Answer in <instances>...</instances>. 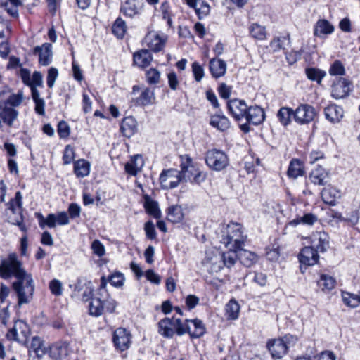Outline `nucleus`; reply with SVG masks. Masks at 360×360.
I'll use <instances>...</instances> for the list:
<instances>
[{
  "label": "nucleus",
  "mask_w": 360,
  "mask_h": 360,
  "mask_svg": "<svg viewBox=\"0 0 360 360\" xmlns=\"http://www.w3.org/2000/svg\"><path fill=\"white\" fill-rule=\"evenodd\" d=\"M236 249H229L228 251L221 252V267L224 266L230 269L236 264L238 259V255Z\"/></svg>",
  "instance_id": "2f4dec72"
},
{
  "label": "nucleus",
  "mask_w": 360,
  "mask_h": 360,
  "mask_svg": "<svg viewBox=\"0 0 360 360\" xmlns=\"http://www.w3.org/2000/svg\"><path fill=\"white\" fill-rule=\"evenodd\" d=\"M6 205L7 210H10L13 214L17 213V209L22 210V195L21 192L17 191L14 198L11 199Z\"/></svg>",
  "instance_id": "79ce46f5"
},
{
  "label": "nucleus",
  "mask_w": 360,
  "mask_h": 360,
  "mask_svg": "<svg viewBox=\"0 0 360 360\" xmlns=\"http://www.w3.org/2000/svg\"><path fill=\"white\" fill-rule=\"evenodd\" d=\"M210 6L208 5V4L204 2L202 0V3H199V6H197L195 9V12L198 15L200 18L206 16L210 13Z\"/></svg>",
  "instance_id": "338daca9"
},
{
  "label": "nucleus",
  "mask_w": 360,
  "mask_h": 360,
  "mask_svg": "<svg viewBox=\"0 0 360 360\" xmlns=\"http://www.w3.org/2000/svg\"><path fill=\"white\" fill-rule=\"evenodd\" d=\"M210 124L221 131H226L230 127L229 119L223 115H214L211 116Z\"/></svg>",
  "instance_id": "c756f323"
},
{
  "label": "nucleus",
  "mask_w": 360,
  "mask_h": 360,
  "mask_svg": "<svg viewBox=\"0 0 360 360\" xmlns=\"http://www.w3.org/2000/svg\"><path fill=\"white\" fill-rule=\"evenodd\" d=\"M20 77L22 82L29 87L43 86L42 75L39 72H34L32 77H30V72L27 69L22 68L20 70Z\"/></svg>",
  "instance_id": "ddd939ff"
},
{
  "label": "nucleus",
  "mask_w": 360,
  "mask_h": 360,
  "mask_svg": "<svg viewBox=\"0 0 360 360\" xmlns=\"http://www.w3.org/2000/svg\"><path fill=\"white\" fill-rule=\"evenodd\" d=\"M226 316L229 320H236L238 318L240 312V305L238 302L231 299L226 305Z\"/></svg>",
  "instance_id": "4c0bfd02"
},
{
  "label": "nucleus",
  "mask_w": 360,
  "mask_h": 360,
  "mask_svg": "<svg viewBox=\"0 0 360 360\" xmlns=\"http://www.w3.org/2000/svg\"><path fill=\"white\" fill-rule=\"evenodd\" d=\"M311 247L318 252H323L329 247V237L325 232L317 231L310 236Z\"/></svg>",
  "instance_id": "4468645a"
},
{
  "label": "nucleus",
  "mask_w": 360,
  "mask_h": 360,
  "mask_svg": "<svg viewBox=\"0 0 360 360\" xmlns=\"http://www.w3.org/2000/svg\"><path fill=\"white\" fill-rule=\"evenodd\" d=\"M93 252L98 257H102L105 253L104 245L98 240H94L91 243Z\"/></svg>",
  "instance_id": "e2e57ef3"
},
{
  "label": "nucleus",
  "mask_w": 360,
  "mask_h": 360,
  "mask_svg": "<svg viewBox=\"0 0 360 360\" xmlns=\"http://www.w3.org/2000/svg\"><path fill=\"white\" fill-rule=\"evenodd\" d=\"M210 71L214 78L224 76L226 71V63L219 58H212L210 60Z\"/></svg>",
  "instance_id": "393cba45"
},
{
  "label": "nucleus",
  "mask_w": 360,
  "mask_h": 360,
  "mask_svg": "<svg viewBox=\"0 0 360 360\" xmlns=\"http://www.w3.org/2000/svg\"><path fill=\"white\" fill-rule=\"evenodd\" d=\"M324 114L326 118L330 122H338L343 117V110L335 104H331L325 108Z\"/></svg>",
  "instance_id": "a878e982"
},
{
  "label": "nucleus",
  "mask_w": 360,
  "mask_h": 360,
  "mask_svg": "<svg viewBox=\"0 0 360 360\" xmlns=\"http://www.w3.org/2000/svg\"><path fill=\"white\" fill-rule=\"evenodd\" d=\"M245 119L249 124L258 125L263 122L265 118L264 110L257 105L248 108Z\"/></svg>",
  "instance_id": "aec40b11"
},
{
  "label": "nucleus",
  "mask_w": 360,
  "mask_h": 360,
  "mask_svg": "<svg viewBox=\"0 0 360 360\" xmlns=\"http://www.w3.org/2000/svg\"><path fill=\"white\" fill-rule=\"evenodd\" d=\"M229 113L237 121L245 117L248 110L246 103L243 100L233 99L227 103Z\"/></svg>",
  "instance_id": "9b49d317"
},
{
  "label": "nucleus",
  "mask_w": 360,
  "mask_h": 360,
  "mask_svg": "<svg viewBox=\"0 0 360 360\" xmlns=\"http://www.w3.org/2000/svg\"><path fill=\"white\" fill-rule=\"evenodd\" d=\"M334 26L326 19H319L314 27V34L319 38H323L334 32Z\"/></svg>",
  "instance_id": "412c9836"
},
{
  "label": "nucleus",
  "mask_w": 360,
  "mask_h": 360,
  "mask_svg": "<svg viewBox=\"0 0 360 360\" xmlns=\"http://www.w3.org/2000/svg\"><path fill=\"white\" fill-rule=\"evenodd\" d=\"M52 46L49 43L44 44L41 46H36L33 53L39 56V63L41 65H48L52 60Z\"/></svg>",
  "instance_id": "6ab92c4d"
},
{
  "label": "nucleus",
  "mask_w": 360,
  "mask_h": 360,
  "mask_svg": "<svg viewBox=\"0 0 360 360\" xmlns=\"http://www.w3.org/2000/svg\"><path fill=\"white\" fill-rule=\"evenodd\" d=\"M219 234L220 242L228 249L240 250L247 239L243 226L238 223L223 225Z\"/></svg>",
  "instance_id": "f03ea898"
},
{
  "label": "nucleus",
  "mask_w": 360,
  "mask_h": 360,
  "mask_svg": "<svg viewBox=\"0 0 360 360\" xmlns=\"http://www.w3.org/2000/svg\"><path fill=\"white\" fill-rule=\"evenodd\" d=\"M349 91V87L345 79H339L332 86L331 96L335 99H340L345 97Z\"/></svg>",
  "instance_id": "cd10ccee"
},
{
  "label": "nucleus",
  "mask_w": 360,
  "mask_h": 360,
  "mask_svg": "<svg viewBox=\"0 0 360 360\" xmlns=\"http://www.w3.org/2000/svg\"><path fill=\"white\" fill-rule=\"evenodd\" d=\"M136 186L139 187L143 193H145L143 188V185L141 183L136 181ZM143 205L148 214L155 219H160L161 217V211L158 202L153 200L148 194L143 193Z\"/></svg>",
  "instance_id": "f8f14e48"
},
{
  "label": "nucleus",
  "mask_w": 360,
  "mask_h": 360,
  "mask_svg": "<svg viewBox=\"0 0 360 360\" xmlns=\"http://www.w3.org/2000/svg\"><path fill=\"white\" fill-rule=\"evenodd\" d=\"M91 164L84 159H79L74 162V173L77 178H84L90 173Z\"/></svg>",
  "instance_id": "c85d7f7f"
},
{
  "label": "nucleus",
  "mask_w": 360,
  "mask_h": 360,
  "mask_svg": "<svg viewBox=\"0 0 360 360\" xmlns=\"http://www.w3.org/2000/svg\"><path fill=\"white\" fill-rule=\"evenodd\" d=\"M341 191L333 186L324 188L321 191L323 201L328 205H334L338 199L341 198Z\"/></svg>",
  "instance_id": "4be33fe9"
},
{
  "label": "nucleus",
  "mask_w": 360,
  "mask_h": 360,
  "mask_svg": "<svg viewBox=\"0 0 360 360\" xmlns=\"http://www.w3.org/2000/svg\"><path fill=\"white\" fill-rule=\"evenodd\" d=\"M316 116L313 106L309 104H302L294 111V119L296 122L304 124L311 122Z\"/></svg>",
  "instance_id": "1a4fd4ad"
},
{
  "label": "nucleus",
  "mask_w": 360,
  "mask_h": 360,
  "mask_svg": "<svg viewBox=\"0 0 360 360\" xmlns=\"http://www.w3.org/2000/svg\"><path fill=\"white\" fill-rule=\"evenodd\" d=\"M317 221V217L312 213L304 214L302 217H297L289 222L292 226H296L300 224L304 225H313Z\"/></svg>",
  "instance_id": "58836bf2"
},
{
  "label": "nucleus",
  "mask_w": 360,
  "mask_h": 360,
  "mask_svg": "<svg viewBox=\"0 0 360 360\" xmlns=\"http://www.w3.org/2000/svg\"><path fill=\"white\" fill-rule=\"evenodd\" d=\"M184 217L181 206L178 205H171L167 209V219L172 223L181 222Z\"/></svg>",
  "instance_id": "473e14b6"
},
{
  "label": "nucleus",
  "mask_w": 360,
  "mask_h": 360,
  "mask_svg": "<svg viewBox=\"0 0 360 360\" xmlns=\"http://www.w3.org/2000/svg\"><path fill=\"white\" fill-rule=\"evenodd\" d=\"M57 132L60 139H65L69 136L70 128L65 121H60L58 124Z\"/></svg>",
  "instance_id": "4d7b16f0"
},
{
  "label": "nucleus",
  "mask_w": 360,
  "mask_h": 360,
  "mask_svg": "<svg viewBox=\"0 0 360 360\" xmlns=\"http://www.w3.org/2000/svg\"><path fill=\"white\" fill-rule=\"evenodd\" d=\"M160 184L163 189H172L182 182L179 172L175 169L164 170L160 175Z\"/></svg>",
  "instance_id": "0eeeda50"
},
{
  "label": "nucleus",
  "mask_w": 360,
  "mask_h": 360,
  "mask_svg": "<svg viewBox=\"0 0 360 360\" xmlns=\"http://www.w3.org/2000/svg\"><path fill=\"white\" fill-rule=\"evenodd\" d=\"M51 292L55 296H60L63 294V283L58 279L51 280L49 285Z\"/></svg>",
  "instance_id": "864d4df0"
},
{
  "label": "nucleus",
  "mask_w": 360,
  "mask_h": 360,
  "mask_svg": "<svg viewBox=\"0 0 360 360\" xmlns=\"http://www.w3.org/2000/svg\"><path fill=\"white\" fill-rule=\"evenodd\" d=\"M180 158L181 170L179 172L182 181L200 184L205 180L206 174L199 169L188 155H181Z\"/></svg>",
  "instance_id": "7ed1b4c3"
},
{
  "label": "nucleus",
  "mask_w": 360,
  "mask_h": 360,
  "mask_svg": "<svg viewBox=\"0 0 360 360\" xmlns=\"http://www.w3.org/2000/svg\"><path fill=\"white\" fill-rule=\"evenodd\" d=\"M75 150L70 145H67L65 148L63 160L65 165H68L72 162L75 158Z\"/></svg>",
  "instance_id": "bf43d9fd"
},
{
  "label": "nucleus",
  "mask_w": 360,
  "mask_h": 360,
  "mask_svg": "<svg viewBox=\"0 0 360 360\" xmlns=\"http://www.w3.org/2000/svg\"><path fill=\"white\" fill-rule=\"evenodd\" d=\"M183 328L185 333H188L191 338H198L205 333V328L202 321L199 319L186 320L185 324L183 323Z\"/></svg>",
  "instance_id": "2eb2a0df"
},
{
  "label": "nucleus",
  "mask_w": 360,
  "mask_h": 360,
  "mask_svg": "<svg viewBox=\"0 0 360 360\" xmlns=\"http://www.w3.org/2000/svg\"><path fill=\"white\" fill-rule=\"evenodd\" d=\"M11 276L17 278L12 287L17 294L18 305L29 303L34 291V281L31 274L22 268V263L15 253H10L6 259L1 260L0 264V277L8 279Z\"/></svg>",
  "instance_id": "f257e3e1"
},
{
  "label": "nucleus",
  "mask_w": 360,
  "mask_h": 360,
  "mask_svg": "<svg viewBox=\"0 0 360 360\" xmlns=\"http://www.w3.org/2000/svg\"><path fill=\"white\" fill-rule=\"evenodd\" d=\"M266 347L271 353L272 358L281 359L288 352V346L285 345L283 340L273 339L268 341Z\"/></svg>",
  "instance_id": "dca6fc26"
},
{
  "label": "nucleus",
  "mask_w": 360,
  "mask_h": 360,
  "mask_svg": "<svg viewBox=\"0 0 360 360\" xmlns=\"http://www.w3.org/2000/svg\"><path fill=\"white\" fill-rule=\"evenodd\" d=\"M192 71L195 79L198 82H200L204 77L203 68L198 62H194L192 64Z\"/></svg>",
  "instance_id": "680f3d73"
},
{
  "label": "nucleus",
  "mask_w": 360,
  "mask_h": 360,
  "mask_svg": "<svg viewBox=\"0 0 360 360\" xmlns=\"http://www.w3.org/2000/svg\"><path fill=\"white\" fill-rule=\"evenodd\" d=\"M319 259L318 251L311 246L303 248L299 255L300 262L306 266H313L316 264Z\"/></svg>",
  "instance_id": "a211bd4d"
},
{
  "label": "nucleus",
  "mask_w": 360,
  "mask_h": 360,
  "mask_svg": "<svg viewBox=\"0 0 360 360\" xmlns=\"http://www.w3.org/2000/svg\"><path fill=\"white\" fill-rule=\"evenodd\" d=\"M58 75V71L56 68H51L48 70V75H47V86L49 88H52L54 85L55 81L57 79Z\"/></svg>",
  "instance_id": "0e129e2a"
},
{
  "label": "nucleus",
  "mask_w": 360,
  "mask_h": 360,
  "mask_svg": "<svg viewBox=\"0 0 360 360\" xmlns=\"http://www.w3.org/2000/svg\"><path fill=\"white\" fill-rule=\"evenodd\" d=\"M130 336L126 329L122 328L116 329L112 336L115 346L122 351L127 349L130 344Z\"/></svg>",
  "instance_id": "f3484780"
},
{
  "label": "nucleus",
  "mask_w": 360,
  "mask_h": 360,
  "mask_svg": "<svg viewBox=\"0 0 360 360\" xmlns=\"http://www.w3.org/2000/svg\"><path fill=\"white\" fill-rule=\"evenodd\" d=\"M342 300L343 303L349 307L355 308L360 304V295L349 292H342Z\"/></svg>",
  "instance_id": "a19ab883"
},
{
  "label": "nucleus",
  "mask_w": 360,
  "mask_h": 360,
  "mask_svg": "<svg viewBox=\"0 0 360 360\" xmlns=\"http://www.w3.org/2000/svg\"><path fill=\"white\" fill-rule=\"evenodd\" d=\"M117 307L116 302L111 297H101L94 293L89 304V314L99 316L105 311L113 313Z\"/></svg>",
  "instance_id": "20e7f679"
},
{
  "label": "nucleus",
  "mask_w": 360,
  "mask_h": 360,
  "mask_svg": "<svg viewBox=\"0 0 360 360\" xmlns=\"http://www.w3.org/2000/svg\"><path fill=\"white\" fill-rule=\"evenodd\" d=\"M336 284L335 279L328 275L322 274L318 281L319 287L322 291H330L334 288Z\"/></svg>",
  "instance_id": "c03bdc74"
},
{
  "label": "nucleus",
  "mask_w": 360,
  "mask_h": 360,
  "mask_svg": "<svg viewBox=\"0 0 360 360\" xmlns=\"http://www.w3.org/2000/svg\"><path fill=\"white\" fill-rule=\"evenodd\" d=\"M146 79L148 84H158L160 80V72L156 68H149L145 72Z\"/></svg>",
  "instance_id": "3c124183"
},
{
  "label": "nucleus",
  "mask_w": 360,
  "mask_h": 360,
  "mask_svg": "<svg viewBox=\"0 0 360 360\" xmlns=\"http://www.w3.org/2000/svg\"><path fill=\"white\" fill-rule=\"evenodd\" d=\"M159 333L165 338H172L176 333L179 335L185 334L183 323L179 319L165 318L159 322Z\"/></svg>",
  "instance_id": "39448f33"
},
{
  "label": "nucleus",
  "mask_w": 360,
  "mask_h": 360,
  "mask_svg": "<svg viewBox=\"0 0 360 360\" xmlns=\"http://www.w3.org/2000/svg\"><path fill=\"white\" fill-rule=\"evenodd\" d=\"M304 174L302 162L297 160L293 159L290 161L287 174L289 178L297 179L298 176H303Z\"/></svg>",
  "instance_id": "7c9ffc66"
},
{
  "label": "nucleus",
  "mask_w": 360,
  "mask_h": 360,
  "mask_svg": "<svg viewBox=\"0 0 360 360\" xmlns=\"http://www.w3.org/2000/svg\"><path fill=\"white\" fill-rule=\"evenodd\" d=\"M35 216L41 229H44L46 226L51 229L56 226V215L55 214H49L46 217H44L41 213L37 212Z\"/></svg>",
  "instance_id": "c9c22d12"
},
{
  "label": "nucleus",
  "mask_w": 360,
  "mask_h": 360,
  "mask_svg": "<svg viewBox=\"0 0 360 360\" xmlns=\"http://www.w3.org/2000/svg\"><path fill=\"white\" fill-rule=\"evenodd\" d=\"M124 275L121 273H115L111 275L109 281L113 286L120 287L122 285L124 282Z\"/></svg>",
  "instance_id": "69168bd1"
},
{
  "label": "nucleus",
  "mask_w": 360,
  "mask_h": 360,
  "mask_svg": "<svg viewBox=\"0 0 360 360\" xmlns=\"http://www.w3.org/2000/svg\"><path fill=\"white\" fill-rule=\"evenodd\" d=\"M239 250L238 259L243 265L250 267L257 262L258 257L255 252L242 248Z\"/></svg>",
  "instance_id": "72a5a7b5"
},
{
  "label": "nucleus",
  "mask_w": 360,
  "mask_h": 360,
  "mask_svg": "<svg viewBox=\"0 0 360 360\" xmlns=\"http://www.w3.org/2000/svg\"><path fill=\"white\" fill-rule=\"evenodd\" d=\"M155 101V96L154 91L149 88H146L141 92L139 97L136 99V103L139 105L146 106L153 104Z\"/></svg>",
  "instance_id": "e433bc0d"
},
{
  "label": "nucleus",
  "mask_w": 360,
  "mask_h": 360,
  "mask_svg": "<svg viewBox=\"0 0 360 360\" xmlns=\"http://www.w3.org/2000/svg\"><path fill=\"white\" fill-rule=\"evenodd\" d=\"M305 72L308 79H309L311 81H315L318 84H321L322 79L326 75V72L315 68H307Z\"/></svg>",
  "instance_id": "de8ad7c7"
},
{
  "label": "nucleus",
  "mask_w": 360,
  "mask_h": 360,
  "mask_svg": "<svg viewBox=\"0 0 360 360\" xmlns=\"http://www.w3.org/2000/svg\"><path fill=\"white\" fill-rule=\"evenodd\" d=\"M205 162L210 169L221 171L228 166L229 158L223 151L213 149L207 152Z\"/></svg>",
  "instance_id": "423d86ee"
},
{
  "label": "nucleus",
  "mask_w": 360,
  "mask_h": 360,
  "mask_svg": "<svg viewBox=\"0 0 360 360\" xmlns=\"http://www.w3.org/2000/svg\"><path fill=\"white\" fill-rule=\"evenodd\" d=\"M126 28L124 21L118 18L112 27V32L117 38L122 39L124 36Z\"/></svg>",
  "instance_id": "8fccbe9b"
},
{
  "label": "nucleus",
  "mask_w": 360,
  "mask_h": 360,
  "mask_svg": "<svg viewBox=\"0 0 360 360\" xmlns=\"http://www.w3.org/2000/svg\"><path fill=\"white\" fill-rule=\"evenodd\" d=\"M23 100V94L22 92L18 94H8L6 98V105H9L10 107H18L19 106Z\"/></svg>",
  "instance_id": "603ef678"
},
{
  "label": "nucleus",
  "mask_w": 360,
  "mask_h": 360,
  "mask_svg": "<svg viewBox=\"0 0 360 360\" xmlns=\"http://www.w3.org/2000/svg\"><path fill=\"white\" fill-rule=\"evenodd\" d=\"M30 349L32 350L38 357H41L46 353V348L44 346V342L38 336L32 338Z\"/></svg>",
  "instance_id": "37998d69"
},
{
  "label": "nucleus",
  "mask_w": 360,
  "mask_h": 360,
  "mask_svg": "<svg viewBox=\"0 0 360 360\" xmlns=\"http://www.w3.org/2000/svg\"><path fill=\"white\" fill-rule=\"evenodd\" d=\"M285 41L286 38L285 37H274L269 44L271 50L274 52H276L283 49Z\"/></svg>",
  "instance_id": "6e6d98bb"
},
{
  "label": "nucleus",
  "mask_w": 360,
  "mask_h": 360,
  "mask_svg": "<svg viewBox=\"0 0 360 360\" xmlns=\"http://www.w3.org/2000/svg\"><path fill=\"white\" fill-rule=\"evenodd\" d=\"M345 72V67L340 60H335L329 69V74L333 76L344 75Z\"/></svg>",
  "instance_id": "5fc2aeb1"
},
{
  "label": "nucleus",
  "mask_w": 360,
  "mask_h": 360,
  "mask_svg": "<svg viewBox=\"0 0 360 360\" xmlns=\"http://www.w3.org/2000/svg\"><path fill=\"white\" fill-rule=\"evenodd\" d=\"M221 252L218 250H208L202 261V264L212 272H218L221 267Z\"/></svg>",
  "instance_id": "9d476101"
},
{
  "label": "nucleus",
  "mask_w": 360,
  "mask_h": 360,
  "mask_svg": "<svg viewBox=\"0 0 360 360\" xmlns=\"http://www.w3.org/2000/svg\"><path fill=\"white\" fill-rule=\"evenodd\" d=\"M144 230L148 238L154 240L156 238L155 226L152 221H149L145 224Z\"/></svg>",
  "instance_id": "774afa93"
},
{
  "label": "nucleus",
  "mask_w": 360,
  "mask_h": 360,
  "mask_svg": "<svg viewBox=\"0 0 360 360\" xmlns=\"http://www.w3.org/2000/svg\"><path fill=\"white\" fill-rule=\"evenodd\" d=\"M8 221L12 224L18 226L20 231L25 233L27 231V227L23 222V217L21 211L19 212V214L17 217H10L8 219Z\"/></svg>",
  "instance_id": "052dcab7"
},
{
  "label": "nucleus",
  "mask_w": 360,
  "mask_h": 360,
  "mask_svg": "<svg viewBox=\"0 0 360 360\" xmlns=\"http://www.w3.org/2000/svg\"><path fill=\"white\" fill-rule=\"evenodd\" d=\"M121 131L126 137L131 138L135 134V119L131 117H126L121 124Z\"/></svg>",
  "instance_id": "f704fd0d"
},
{
  "label": "nucleus",
  "mask_w": 360,
  "mask_h": 360,
  "mask_svg": "<svg viewBox=\"0 0 360 360\" xmlns=\"http://www.w3.org/2000/svg\"><path fill=\"white\" fill-rule=\"evenodd\" d=\"M250 35L258 40H264L266 39V32L265 30V27L259 25V24H252L250 27Z\"/></svg>",
  "instance_id": "09e8293b"
},
{
  "label": "nucleus",
  "mask_w": 360,
  "mask_h": 360,
  "mask_svg": "<svg viewBox=\"0 0 360 360\" xmlns=\"http://www.w3.org/2000/svg\"><path fill=\"white\" fill-rule=\"evenodd\" d=\"M292 115L294 116V111L288 107L281 108L277 113L279 121L284 126L290 124Z\"/></svg>",
  "instance_id": "a18cd8bd"
},
{
  "label": "nucleus",
  "mask_w": 360,
  "mask_h": 360,
  "mask_svg": "<svg viewBox=\"0 0 360 360\" xmlns=\"http://www.w3.org/2000/svg\"><path fill=\"white\" fill-rule=\"evenodd\" d=\"M68 343L66 342H58L49 347L51 356L56 360L60 359L68 355Z\"/></svg>",
  "instance_id": "bb28decb"
},
{
  "label": "nucleus",
  "mask_w": 360,
  "mask_h": 360,
  "mask_svg": "<svg viewBox=\"0 0 360 360\" xmlns=\"http://www.w3.org/2000/svg\"><path fill=\"white\" fill-rule=\"evenodd\" d=\"M18 111L15 108L4 105L0 112V119L5 124L11 127L18 119Z\"/></svg>",
  "instance_id": "b1692460"
},
{
  "label": "nucleus",
  "mask_w": 360,
  "mask_h": 360,
  "mask_svg": "<svg viewBox=\"0 0 360 360\" xmlns=\"http://www.w3.org/2000/svg\"><path fill=\"white\" fill-rule=\"evenodd\" d=\"M167 41V35L155 31H150L144 38V42L154 52L160 51Z\"/></svg>",
  "instance_id": "6e6552de"
},
{
  "label": "nucleus",
  "mask_w": 360,
  "mask_h": 360,
  "mask_svg": "<svg viewBox=\"0 0 360 360\" xmlns=\"http://www.w3.org/2000/svg\"><path fill=\"white\" fill-rule=\"evenodd\" d=\"M329 178L328 172L321 167H317L313 169L309 176V179L314 185L324 186Z\"/></svg>",
  "instance_id": "5701e85b"
},
{
  "label": "nucleus",
  "mask_w": 360,
  "mask_h": 360,
  "mask_svg": "<svg viewBox=\"0 0 360 360\" xmlns=\"http://www.w3.org/2000/svg\"><path fill=\"white\" fill-rule=\"evenodd\" d=\"M9 52V46L4 37V31H0V56L2 58H6Z\"/></svg>",
  "instance_id": "13d9d810"
},
{
  "label": "nucleus",
  "mask_w": 360,
  "mask_h": 360,
  "mask_svg": "<svg viewBox=\"0 0 360 360\" xmlns=\"http://www.w3.org/2000/svg\"><path fill=\"white\" fill-rule=\"evenodd\" d=\"M120 12L126 18L132 19L135 15V0H127L120 7Z\"/></svg>",
  "instance_id": "49530a36"
},
{
  "label": "nucleus",
  "mask_w": 360,
  "mask_h": 360,
  "mask_svg": "<svg viewBox=\"0 0 360 360\" xmlns=\"http://www.w3.org/2000/svg\"><path fill=\"white\" fill-rule=\"evenodd\" d=\"M153 60V56L148 50L143 49L136 52V65L140 68L148 66Z\"/></svg>",
  "instance_id": "ea45409f"
}]
</instances>
